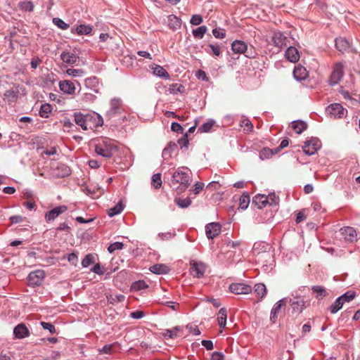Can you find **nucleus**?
I'll return each mask as SVG.
<instances>
[{"label":"nucleus","mask_w":360,"mask_h":360,"mask_svg":"<svg viewBox=\"0 0 360 360\" xmlns=\"http://www.w3.org/2000/svg\"><path fill=\"white\" fill-rule=\"evenodd\" d=\"M192 173L187 167H179L172 174L170 186L178 190L180 184L183 190H186L191 184Z\"/></svg>","instance_id":"obj_1"},{"label":"nucleus","mask_w":360,"mask_h":360,"mask_svg":"<svg viewBox=\"0 0 360 360\" xmlns=\"http://www.w3.org/2000/svg\"><path fill=\"white\" fill-rule=\"evenodd\" d=\"M117 146L111 139H105L99 141L95 146V152L100 156L110 158L117 152Z\"/></svg>","instance_id":"obj_2"},{"label":"nucleus","mask_w":360,"mask_h":360,"mask_svg":"<svg viewBox=\"0 0 360 360\" xmlns=\"http://www.w3.org/2000/svg\"><path fill=\"white\" fill-rule=\"evenodd\" d=\"M321 147V141L316 137H312L311 139L304 142L302 149L306 155H314Z\"/></svg>","instance_id":"obj_3"},{"label":"nucleus","mask_w":360,"mask_h":360,"mask_svg":"<svg viewBox=\"0 0 360 360\" xmlns=\"http://www.w3.org/2000/svg\"><path fill=\"white\" fill-rule=\"evenodd\" d=\"M343 75V64L342 63H336L328 79V84L331 86L338 84L342 79Z\"/></svg>","instance_id":"obj_4"},{"label":"nucleus","mask_w":360,"mask_h":360,"mask_svg":"<svg viewBox=\"0 0 360 360\" xmlns=\"http://www.w3.org/2000/svg\"><path fill=\"white\" fill-rule=\"evenodd\" d=\"M44 277V271L40 269L33 271L27 276L28 285L31 287L39 286L43 282Z\"/></svg>","instance_id":"obj_5"},{"label":"nucleus","mask_w":360,"mask_h":360,"mask_svg":"<svg viewBox=\"0 0 360 360\" xmlns=\"http://www.w3.org/2000/svg\"><path fill=\"white\" fill-rule=\"evenodd\" d=\"M229 290L236 295H248L252 292V288L248 284L242 283H233L230 284Z\"/></svg>","instance_id":"obj_6"},{"label":"nucleus","mask_w":360,"mask_h":360,"mask_svg":"<svg viewBox=\"0 0 360 360\" xmlns=\"http://www.w3.org/2000/svg\"><path fill=\"white\" fill-rule=\"evenodd\" d=\"M347 110L340 103L330 104L326 108V112L330 117L334 118H342L344 117L345 112Z\"/></svg>","instance_id":"obj_7"},{"label":"nucleus","mask_w":360,"mask_h":360,"mask_svg":"<svg viewBox=\"0 0 360 360\" xmlns=\"http://www.w3.org/2000/svg\"><path fill=\"white\" fill-rule=\"evenodd\" d=\"M73 117L75 123L80 126L83 130L88 129V122L92 119L91 114H83L80 112H76L73 113Z\"/></svg>","instance_id":"obj_8"},{"label":"nucleus","mask_w":360,"mask_h":360,"mask_svg":"<svg viewBox=\"0 0 360 360\" xmlns=\"http://www.w3.org/2000/svg\"><path fill=\"white\" fill-rule=\"evenodd\" d=\"M67 210L68 207L66 205H59L53 207L45 213V221L47 223H50L51 221L55 220L61 214L64 213Z\"/></svg>","instance_id":"obj_9"},{"label":"nucleus","mask_w":360,"mask_h":360,"mask_svg":"<svg viewBox=\"0 0 360 360\" xmlns=\"http://www.w3.org/2000/svg\"><path fill=\"white\" fill-rule=\"evenodd\" d=\"M292 308V312L295 314H301L305 308V301L301 297H294L288 298V302Z\"/></svg>","instance_id":"obj_10"},{"label":"nucleus","mask_w":360,"mask_h":360,"mask_svg":"<svg viewBox=\"0 0 360 360\" xmlns=\"http://www.w3.org/2000/svg\"><path fill=\"white\" fill-rule=\"evenodd\" d=\"M121 102L122 101L119 98H113L110 100V108L106 112V117L109 120L121 113Z\"/></svg>","instance_id":"obj_11"},{"label":"nucleus","mask_w":360,"mask_h":360,"mask_svg":"<svg viewBox=\"0 0 360 360\" xmlns=\"http://www.w3.org/2000/svg\"><path fill=\"white\" fill-rule=\"evenodd\" d=\"M221 226L219 222H211L205 226V233L208 239H214L221 232Z\"/></svg>","instance_id":"obj_12"},{"label":"nucleus","mask_w":360,"mask_h":360,"mask_svg":"<svg viewBox=\"0 0 360 360\" xmlns=\"http://www.w3.org/2000/svg\"><path fill=\"white\" fill-rule=\"evenodd\" d=\"M288 302V297H283L276 302L270 312V321L276 323L278 319V314L282 307H285Z\"/></svg>","instance_id":"obj_13"},{"label":"nucleus","mask_w":360,"mask_h":360,"mask_svg":"<svg viewBox=\"0 0 360 360\" xmlns=\"http://www.w3.org/2000/svg\"><path fill=\"white\" fill-rule=\"evenodd\" d=\"M13 333L14 339H24L30 335V330L23 323H20L15 326L13 328Z\"/></svg>","instance_id":"obj_14"},{"label":"nucleus","mask_w":360,"mask_h":360,"mask_svg":"<svg viewBox=\"0 0 360 360\" xmlns=\"http://www.w3.org/2000/svg\"><path fill=\"white\" fill-rule=\"evenodd\" d=\"M191 270L193 275L196 278H201L203 276L205 271V266L203 262H198L195 260L190 262Z\"/></svg>","instance_id":"obj_15"},{"label":"nucleus","mask_w":360,"mask_h":360,"mask_svg":"<svg viewBox=\"0 0 360 360\" xmlns=\"http://www.w3.org/2000/svg\"><path fill=\"white\" fill-rule=\"evenodd\" d=\"M93 30V26L86 24H80L77 26H72L70 28L72 34L77 35H87Z\"/></svg>","instance_id":"obj_16"},{"label":"nucleus","mask_w":360,"mask_h":360,"mask_svg":"<svg viewBox=\"0 0 360 360\" xmlns=\"http://www.w3.org/2000/svg\"><path fill=\"white\" fill-rule=\"evenodd\" d=\"M55 175L58 178H64L70 176L72 173L70 167L64 163H58L54 169Z\"/></svg>","instance_id":"obj_17"},{"label":"nucleus","mask_w":360,"mask_h":360,"mask_svg":"<svg viewBox=\"0 0 360 360\" xmlns=\"http://www.w3.org/2000/svg\"><path fill=\"white\" fill-rule=\"evenodd\" d=\"M59 89L63 93L71 95L75 93L76 88L73 82L63 80L59 82Z\"/></svg>","instance_id":"obj_18"},{"label":"nucleus","mask_w":360,"mask_h":360,"mask_svg":"<svg viewBox=\"0 0 360 360\" xmlns=\"http://www.w3.org/2000/svg\"><path fill=\"white\" fill-rule=\"evenodd\" d=\"M18 94L19 90L18 87L6 90L4 94V99L6 101L8 104L13 103L17 101Z\"/></svg>","instance_id":"obj_19"},{"label":"nucleus","mask_w":360,"mask_h":360,"mask_svg":"<svg viewBox=\"0 0 360 360\" xmlns=\"http://www.w3.org/2000/svg\"><path fill=\"white\" fill-rule=\"evenodd\" d=\"M269 202L268 197L264 194H257L253 197L252 203L258 209L261 210Z\"/></svg>","instance_id":"obj_20"},{"label":"nucleus","mask_w":360,"mask_h":360,"mask_svg":"<svg viewBox=\"0 0 360 360\" xmlns=\"http://www.w3.org/2000/svg\"><path fill=\"white\" fill-rule=\"evenodd\" d=\"M345 239L349 242H353L356 240V231L353 227L346 226L340 229Z\"/></svg>","instance_id":"obj_21"},{"label":"nucleus","mask_w":360,"mask_h":360,"mask_svg":"<svg viewBox=\"0 0 360 360\" xmlns=\"http://www.w3.org/2000/svg\"><path fill=\"white\" fill-rule=\"evenodd\" d=\"M178 148L177 144L174 141H169L167 146L163 149L162 157L165 160H167L172 158V154Z\"/></svg>","instance_id":"obj_22"},{"label":"nucleus","mask_w":360,"mask_h":360,"mask_svg":"<svg viewBox=\"0 0 360 360\" xmlns=\"http://www.w3.org/2000/svg\"><path fill=\"white\" fill-rule=\"evenodd\" d=\"M285 58L291 63H296L300 59V53L298 50L294 46H289L285 53Z\"/></svg>","instance_id":"obj_23"},{"label":"nucleus","mask_w":360,"mask_h":360,"mask_svg":"<svg viewBox=\"0 0 360 360\" xmlns=\"http://www.w3.org/2000/svg\"><path fill=\"white\" fill-rule=\"evenodd\" d=\"M149 270L155 274L162 275L167 274L170 271V268L165 264H156L151 266Z\"/></svg>","instance_id":"obj_24"},{"label":"nucleus","mask_w":360,"mask_h":360,"mask_svg":"<svg viewBox=\"0 0 360 360\" xmlns=\"http://www.w3.org/2000/svg\"><path fill=\"white\" fill-rule=\"evenodd\" d=\"M292 74L296 81L301 82L306 79L307 71L304 67L300 65L294 68Z\"/></svg>","instance_id":"obj_25"},{"label":"nucleus","mask_w":360,"mask_h":360,"mask_svg":"<svg viewBox=\"0 0 360 360\" xmlns=\"http://www.w3.org/2000/svg\"><path fill=\"white\" fill-rule=\"evenodd\" d=\"M182 20L174 14L168 15V27L173 31L181 28Z\"/></svg>","instance_id":"obj_26"},{"label":"nucleus","mask_w":360,"mask_h":360,"mask_svg":"<svg viewBox=\"0 0 360 360\" xmlns=\"http://www.w3.org/2000/svg\"><path fill=\"white\" fill-rule=\"evenodd\" d=\"M286 37L281 32H275L272 36L271 41L275 46L281 48L285 44Z\"/></svg>","instance_id":"obj_27"},{"label":"nucleus","mask_w":360,"mask_h":360,"mask_svg":"<svg viewBox=\"0 0 360 360\" xmlns=\"http://www.w3.org/2000/svg\"><path fill=\"white\" fill-rule=\"evenodd\" d=\"M246 45L242 40H235L231 43V50L234 53L241 54L246 51Z\"/></svg>","instance_id":"obj_28"},{"label":"nucleus","mask_w":360,"mask_h":360,"mask_svg":"<svg viewBox=\"0 0 360 360\" xmlns=\"http://www.w3.org/2000/svg\"><path fill=\"white\" fill-rule=\"evenodd\" d=\"M60 59L67 64L73 65L77 62L78 56L68 51H63L60 53Z\"/></svg>","instance_id":"obj_29"},{"label":"nucleus","mask_w":360,"mask_h":360,"mask_svg":"<svg viewBox=\"0 0 360 360\" xmlns=\"http://www.w3.org/2000/svg\"><path fill=\"white\" fill-rule=\"evenodd\" d=\"M335 45L336 49L340 52L346 51L349 48V41L343 37L336 38L335 40Z\"/></svg>","instance_id":"obj_30"},{"label":"nucleus","mask_w":360,"mask_h":360,"mask_svg":"<svg viewBox=\"0 0 360 360\" xmlns=\"http://www.w3.org/2000/svg\"><path fill=\"white\" fill-rule=\"evenodd\" d=\"M84 84L86 88L90 89L95 93L98 94L99 92L98 89L97 88V86L98 85V79L96 77L93 76V77L86 78L85 79Z\"/></svg>","instance_id":"obj_31"},{"label":"nucleus","mask_w":360,"mask_h":360,"mask_svg":"<svg viewBox=\"0 0 360 360\" xmlns=\"http://www.w3.org/2000/svg\"><path fill=\"white\" fill-rule=\"evenodd\" d=\"M227 310L222 307L219 310L217 314L218 324L221 328H224L226 325Z\"/></svg>","instance_id":"obj_32"},{"label":"nucleus","mask_w":360,"mask_h":360,"mask_svg":"<svg viewBox=\"0 0 360 360\" xmlns=\"http://www.w3.org/2000/svg\"><path fill=\"white\" fill-rule=\"evenodd\" d=\"M269 248V244L264 241L256 242L253 245L252 252L255 255L266 252Z\"/></svg>","instance_id":"obj_33"},{"label":"nucleus","mask_w":360,"mask_h":360,"mask_svg":"<svg viewBox=\"0 0 360 360\" xmlns=\"http://www.w3.org/2000/svg\"><path fill=\"white\" fill-rule=\"evenodd\" d=\"M250 198L249 193L246 191L243 192L239 198L238 209H240L241 210H245L250 204Z\"/></svg>","instance_id":"obj_34"},{"label":"nucleus","mask_w":360,"mask_h":360,"mask_svg":"<svg viewBox=\"0 0 360 360\" xmlns=\"http://www.w3.org/2000/svg\"><path fill=\"white\" fill-rule=\"evenodd\" d=\"M254 291L258 296V300H262L266 294V287L262 283H259L255 285Z\"/></svg>","instance_id":"obj_35"},{"label":"nucleus","mask_w":360,"mask_h":360,"mask_svg":"<svg viewBox=\"0 0 360 360\" xmlns=\"http://www.w3.org/2000/svg\"><path fill=\"white\" fill-rule=\"evenodd\" d=\"M124 208V205L122 201H119L114 207L108 209V215L110 217H115L120 214Z\"/></svg>","instance_id":"obj_36"},{"label":"nucleus","mask_w":360,"mask_h":360,"mask_svg":"<svg viewBox=\"0 0 360 360\" xmlns=\"http://www.w3.org/2000/svg\"><path fill=\"white\" fill-rule=\"evenodd\" d=\"M153 72L154 75L164 79H169L170 77L167 71L163 67L158 65H156L153 68Z\"/></svg>","instance_id":"obj_37"},{"label":"nucleus","mask_w":360,"mask_h":360,"mask_svg":"<svg viewBox=\"0 0 360 360\" xmlns=\"http://www.w3.org/2000/svg\"><path fill=\"white\" fill-rule=\"evenodd\" d=\"M181 330L180 326H175L172 329H165L162 335L165 339H174L177 337V332Z\"/></svg>","instance_id":"obj_38"},{"label":"nucleus","mask_w":360,"mask_h":360,"mask_svg":"<svg viewBox=\"0 0 360 360\" xmlns=\"http://www.w3.org/2000/svg\"><path fill=\"white\" fill-rule=\"evenodd\" d=\"M311 290L313 292L316 293V297L319 300L322 299L328 295V292L326 288L322 285H313L311 287Z\"/></svg>","instance_id":"obj_39"},{"label":"nucleus","mask_w":360,"mask_h":360,"mask_svg":"<svg viewBox=\"0 0 360 360\" xmlns=\"http://www.w3.org/2000/svg\"><path fill=\"white\" fill-rule=\"evenodd\" d=\"M148 288V285L143 280H139L131 283L130 290L131 292H139Z\"/></svg>","instance_id":"obj_40"},{"label":"nucleus","mask_w":360,"mask_h":360,"mask_svg":"<svg viewBox=\"0 0 360 360\" xmlns=\"http://www.w3.org/2000/svg\"><path fill=\"white\" fill-rule=\"evenodd\" d=\"M292 128L296 131L297 134H300L307 128V124L304 121L296 120L292 122Z\"/></svg>","instance_id":"obj_41"},{"label":"nucleus","mask_w":360,"mask_h":360,"mask_svg":"<svg viewBox=\"0 0 360 360\" xmlns=\"http://www.w3.org/2000/svg\"><path fill=\"white\" fill-rule=\"evenodd\" d=\"M52 105L50 103H44L40 107L39 115L41 117L48 118L50 112L52 111Z\"/></svg>","instance_id":"obj_42"},{"label":"nucleus","mask_w":360,"mask_h":360,"mask_svg":"<svg viewBox=\"0 0 360 360\" xmlns=\"http://www.w3.org/2000/svg\"><path fill=\"white\" fill-rule=\"evenodd\" d=\"M18 6L22 11L26 12H32L34 7L31 1H21L18 3Z\"/></svg>","instance_id":"obj_43"},{"label":"nucleus","mask_w":360,"mask_h":360,"mask_svg":"<svg viewBox=\"0 0 360 360\" xmlns=\"http://www.w3.org/2000/svg\"><path fill=\"white\" fill-rule=\"evenodd\" d=\"M191 200L190 198L187 197L185 198H176L174 199L175 204L180 208L185 209L188 207L191 204Z\"/></svg>","instance_id":"obj_44"},{"label":"nucleus","mask_w":360,"mask_h":360,"mask_svg":"<svg viewBox=\"0 0 360 360\" xmlns=\"http://www.w3.org/2000/svg\"><path fill=\"white\" fill-rule=\"evenodd\" d=\"M207 31V27L205 25H202L196 29L193 30L192 33L195 39H201Z\"/></svg>","instance_id":"obj_45"},{"label":"nucleus","mask_w":360,"mask_h":360,"mask_svg":"<svg viewBox=\"0 0 360 360\" xmlns=\"http://www.w3.org/2000/svg\"><path fill=\"white\" fill-rule=\"evenodd\" d=\"M356 296V293L354 290H347L339 297H340V300L343 302V304L345 302H349L352 300H353Z\"/></svg>","instance_id":"obj_46"},{"label":"nucleus","mask_w":360,"mask_h":360,"mask_svg":"<svg viewBox=\"0 0 360 360\" xmlns=\"http://www.w3.org/2000/svg\"><path fill=\"white\" fill-rule=\"evenodd\" d=\"M343 304V302L340 300V297H338L329 307L330 313L333 314H336L342 308Z\"/></svg>","instance_id":"obj_47"},{"label":"nucleus","mask_w":360,"mask_h":360,"mask_svg":"<svg viewBox=\"0 0 360 360\" xmlns=\"http://www.w3.org/2000/svg\"><path fill=\"white\" fill-rule=\"evenodd\" d=\"M215 121L214 120H209L206 122L203 123L198 129V131L200 133H207L212 127L214 126Z\"/></svg>","instance_id":"obj_48"},{"label":"nucleus","mask_w":360,"mask_h":360,"mask_svg":"<svg viewBox=\"0 0 360 360\" xmlns=\"http://www.w3.org/2000/svg\"><path fill=\"white\" fill-rule=\"evenodd\" d=\"M178 144L182 150H187L189 145V140L187 133H185L181 138L178 140Z\"/></svg>","instance_id":"obj_49"},{"label":"nucleus","mask_w":360,"mask_h":360,"mask_svg":"<svg viewBox=\"0 0 360 360\" xmlns=\"http://www.w3.org/2000/svg\"><path fill=\"white\" fill-rule=\"evenodd\" d=\"M272 156H273V153L271 151V149L268 148V147L263 148L259 151V159L261 160H264L269 159Z\"/></svg>","instance_id":"obj_50"},{"label":"nucleus","mask_w":360,"mask_h":360,"mask_svg":"<svg viewBox=\"0 0 360 360\" xmlns=\"http://www.w3.org/2000/svg\"><path fill=\"white\" fill-rule=\"evenodd\" d=\"M161 174L156 173L152 176L151 184L155 188H160L162 186Z\"/></svg>","instance_id":"obj_51"},{"label":"nucleus","mask_w":360,"mask_h":360,"mask_svg":"<svg viewBox=\"0 0 360 360\" xmlns=\"http://www.w3.org/2000/svg\"><path fill=\"white\" fill-rule=\"evenodd\" d=\"M53 23L58 28L65 30L70 27V25L64 22L61 18L56 17L52 20Z\"/></svg>","instance_id":"obj_52"},{"label":"nucleus","mask_w":360,"mask_h":360,"mask_svg":"<svg viewBox=\"0 0 360 360\" xmlns=\"http://www.w3.org/2000/svg\"><path fill=\"white\" fill-rule=\"evenodd\" d=\"M240 127L244 128V131L247 133L250 132L253 129V124L248 119L240 120Z\"/></svg>","instance_id":"obj_53"},{"label":"nucleus","mask_w":360,"mask_h":360,"mask_svg":"<svg viewBox=\"0 0 360 360\" xmlns=\"http://www.w3.org/2000/svg\"><path fill=\"white\" fill-rule=\"evenodd\" d=\"M94 263V255L92 254H87L82 261V266L83 268H87L89 266Z\"/></svg>","instance_id":"obj_54"},{"label":"nucleus","mask_w":360,"mask_h":360,"mask_svg":"<svg viewBox=\"0 0 360 360\" xmlns=\"http://www.w3.org/2000/svg\"><path fill=\"white\" fill-rule=\"evenodd\" d=\"M243 54L248 58H255L257 56V53L254 46H250L248 47V45H246V51L243 52Z\"/></svg>","instance_id":"obj_55"},{"label":"nucleus","mask_w":360,"mask_h":360,"mask_svg":"<svg viewBox=\"0 0 360 360\" xmlns=\"http://www.w3.org/2000/svg\"><path fill=\"white\" fill-rule=\"evenodd\" d=\"M181 89H184V86L177 83H173L169 85L168 91L171 94H177L179 92H181Z\"/></svg>","instance_id":"obj_56"},{"label":"nucleus","mask_w":360,"mask_h":360,"mask_svg":"<svg viewBox=\"0 0 360 360\" xmlns=\"http://www.w3.org/2000/svg\"><path fill=\"white\" fill-rule=\"evenodd\" d=\"M124 247V244L122 242H119V241H117V242H115V243H111L108 248V251L110 252V253H112L114 252L115 250H122Z\"/></svg>","instance_id":"obj_57"},{"label":"nucleus","mask_w":360,"mask_h":360,"mask_svg":"<svg viewBox=\"0 0 360 360\" xmlns=\"http://www.w3.org/2000/svg\"><path fill=\"white\" fill-rule=\"evenodd\" d=\"M40 325L44 330H48L51 334H54L56 333V328L51 323L41 321Z\"/></svg>","instance_id":"obj_58"},{"label":"nucleus","mask_w":360,"mask_h":360,"mask_svg":"<svg viewBox=\"0 0 360 360\" xmlns=\"http://www.w3.org/2000/svg\"><path fill=\"white\" fill-rule=\"evenodd\" d=\"M212 34L217 39H224L226 37V31L223 28L216 27L212 30Z\"/></svg>","instance_id":"obj_59"},{"label":"nucleus","mask_w":360,"mask_h":360,"mask_svg":"<svg viewBox=\"0 0 360 360\" xmlns=\"http://www.w3.org/2000/svg\"><path fill=\"white\" fill-rule=\"evenodd\" d=\"M203 21L202 17L200 14H194L191 16L190 19V23L192 25H199Z\"/></svg>","instance_id":"obj_60"},{"label":"nucleus","mask_w":360,"mask_h":360,"mask_svg":"<svg viewBox=\"0 0 360 360\" xmlns=\"http://www.w3.org/2000/svg\"><path fill=\"white\" fill-rule=\"evenodd\" d=\"M267 197H268V199H269L268 204H269L270 205H278V203H279V197L278 195H276L274 192L269 193Z\"/></svg>","instance_id":"obj_61"},{"label":"nucleus","mask_w":360,"mask_h":360,"mask_svg":"<svg viewBox=\"0 0 360 360\" xmlns=\"http://www.w3.org/2000/svg\"><path fill=\"white\" fill-rule=\"evenodd\" d=\"M66 73L72 77H81L84 74L82 69H68Z\"/></svg>","instance_id":"obj_62"},{"label":"nucleus","mask_w":360,"mask_h":360,"mask_svg":"<svg viewBox=\"0 0 360 360\" xmlns=\"http://www.w3.org/2000/svg\"><path fill=\"white\" fill-rule=\"evenodd\" d=\"M91 271L99 276H102L105 274V270L101 266L99 263H97L91 269Z\"/></svg>","instance_id":"obj_63"},{"label":"nucleus","mask_w":360,"mask_h":360,"mask_svg":"<svg viewBox=\"0 0 360 360\" xmlns=\"http://www.w3.org/2000/svg\"><path fill=\"white\" fill-rule=\"evenodd\" d=\"M225 356L221 352H213L211 354L210 360H224Z\"/></svg>","instance_id":"obj_64"}]
</instances>
